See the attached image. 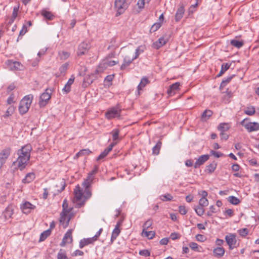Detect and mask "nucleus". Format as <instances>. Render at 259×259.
<instances>
[{
    "instance_id": "23",
    "label": "nucleus",
    "mask_w": 259,
    "mask_h": 259,
    "mask_svg": "<svg viewBox=\"0 0 259 259\" xmlns=\"http://www.w3.org/2000/svg\"><path fill=\"white\" fill-rule=\"evenodd\" d=\"M134 60L133 58H131L129 56H125L124 58L123 62L121 65V70H124Z\"/></svg>"
},
{
    "instance_id": "45",
    "label": "nucleus",
    "mask_w": 259,
    "mask_h": 259,
    "mask_svg": "<svg viewBox=\"0 0 259 259\" xmlns=\"http://www.w3.org/2000/svg\"><path fill=\"white\" fill-rule=\"evenodd\" d=\"M219 208H216L214 206L211 205L209 207V210L207 212V215L211 217L213 213L217 212L219 211Z\"/></svg>"
},
{
    "instance_id": "21",
    "label": "nucleus",
    "mask_w": 259,
    "mask_h": 259,
    "mask_svg": "<svg viewBox=\"0 0 259 259\" xmlns=\"http://www.w3.org/2000/svg\"><path fill=\"white\" fill-rule=\"evenodd\" d=\"M184 12V6H181L178 9L175 15V20L177 22H179L183 18Z\"/></svg>"
},
{
    "instance_id": "12",
    "label": "nucleus",
    "mask_w": 259,
    "mask_h": 259,
    "mask_svg": "<svg viewBox=\"0 0 259 259\" xmlns=\"http://www.w3.org/2000/svg\"><path fill=\"white\" fill-rule=\"evenodd\" d=\"M34 208V205L27 201L25 202L21 206V209L22 212L25 214L29 213Z\"/></svg>"
},
{
    "instance_id": "27",
    "label": "nucleus",
    "mask_w": 259,
    "mask_h": 259,
    "mask_svg": "<svg viewBox=\"0 0 259 259\" xmlns=\"http://www.w3.org/2000/svg\"><path fill=\"white\" fill-rule=\"evenodd\" d=\"M148 82L149 80L146 77H143L141 79L140 83L137 87V90L139 95H140V91L142 90V89L144 88Z\"/></svg>"
},
{
    "instance_id": "50",
    "label": "nucleus",
    "mask_w": 259,
    "mask_h": 259,
    "mask_svg": "<svg viewBox=\"0 0 259 259\" xmlns=\"http://www.w3.org/2000/svg\"><path fill=\"white\" fill-rule=\"evenodd\" d=\"M199 205L201 206L204 207L208 205V200L205 197H203L199 200Z\"/></svg>"
},
{
    "instance_id": "35",
    "label": "nucleus",
    "mask_w": 259,
    "mask_h": 259,
    "mask_svg": "<svg viewBox=\"0 0 259 259\" xmlns=\"http://www.w3.org/2000/svg\"><path fill=\"white\" fill-rule=\"evenodd\" d=\"M68 66H69V63L68 62H66V63H64L63 64H62L60 66V67L59 68V69L60 74L65 75V74H66V72L68 69Z\"/></svg>"
},
{
    "instance_id": "19",
    "label": "nucleus",
    "mask_w": 259,
    "mask_h": 259,
    "mask_svg": "<svg viewBox=\"0 0 259 259\" xmlns=\"http://www.w3.org/2000/svg\"><path fill=\"white\" fill-rule=\"evenodd\" d=\"M95 241L93 237L84 238L79 242V246L80 248H82L85 246L93 244Z\"/></svg>"
},
{
    "instance_id": "51",
    "label": "nucleus",
    "mask_w": 259,
    "mask_h": 259,
    "mask_svg": "<svg viewBox=\"0 0 259 259\" xmlns=\"http://www.w3.org/2000/svg\"><path fill=\"white\" fill-rule=\"evenodd\" d=\"M160 27H161L160 23H156L152 26V27L150 29V32H154L157 31Z\"/></svg>"
},
{
    "instance_id": "60",
    "label": "nucleus",
    "mask_w": 259,
    "mask_h": 259,
    "mask_svg": "<svg viewBox=\"0 0 259 259\" xmlns=\"http://www.w3.org/2000/svg\"><path fill=\"white\" fill-rule=\"evenodd\" d=\"M14 111V108L13 106H10L7 110L5 117H8L11 115Z\"/></svg>"
},
{
    "instance_id": "64",
    "label": "nucleus",
    "mask_w": 259,
    "mask_h": 259,
    "mask_svg": "<svg viewBox=\"0 0 259 259\" xmlns=\"http://www.w3.org/2000/svg\"><path fill=\"white\" fill-rule=\"evenodd\" d=\"M179 212L181 214L184 215L187 213V210L184 206H180L179 207Z\"/></svg>"
},
{
    "instance_id": "5",
    "label": "nucleus",
    "mask_w": 259,
    "mask_h": 259,
    "mask_svg": "<svg viewBox=\"0 0 259 259\" xmlns=\"http://www.w3.org/2000/svg\"><path fill=\"white\" fill-rule=\"evenodd\" d=\"M128 5L125 0H115V7L117 10L116 15L122 14L128 8Z\"/></svg>"
},
{
    "instance_id": "16",
    "label": "nucleus",
    "mask_w": 259,
    "mask_h": 259,
    "mask_svg": "<svg viewBox=\"0 0 259 259\" xmlns=\"http://www.w3.org/2000/svg\"><path fill=\"white\" fill-rule=\"evenodd\" d=\"M180 83L179 82H175L170 85L167 91V93L169 96H172L176 93V92L179 89Z\"/></svg>"
},
{
    "instance_id": "29",
    "label": "nucleus",
    "mask_w": 259,
    "mask_h": 259,
    "mask_svg": "<svg viewBox=\"0 0 259 259\" xmlns=\"http://www.w3.org/2000/svg\"><path fill=\"white\" fill-rule=\"evenodd\" d=\"M41 14L44 18L48 20H52L54 18V15L51 12L47 11L46 10H42Z\"/></svg>"
},
{
    "instance_id": "14",
    "label": "nucleus",
    "mask_w": 259,
    "mask_h": 259,
    "mask_svg": "<svg viewBox=\"0 0 259 259\" xmlns=\"http://www.w3.org/2000/svg\"><path fill=\"white\" fill-rule=\"evenodd\" d=\"M84 195H74L72 199V202L75 204V206L79 207L82 206L85 201Z\"/></svg>"
},
{
    "instance_id": "42",
    "label": "nucleus",
    "mask_w": 259,
    "mask_h": 259,
    "mask_svg": "<svg viewBox=\"0 0 259 259\" xmlns=\"http://www.w3.org/2000/svg\"><path fill=\"white\" fill-rule=\"evenodd\" d=\"M50 234V230H47L44 231L40 236L39 241H42L45 240Z\"/></svg>"
},
{
    "instance_id": "9",
    "label": "nucleus",
    "mask_w": 259,
    "mask_h": 259,
    "mask_svg": "<svg viewBox=\"0 0 259 259\" xmlns=\"http://www.w3.org/2000/svg\"><path fill=\"white\" fill-rule=\"evenodd\" d=\"M226 241L229 246L230 249H233L235 247L237 240L236 235L234 234H231L226 235L225 237Z\"/></svg>"
},
{
    "instance_id": "8",
    "label": "nucleus",
    "mask_w": 259,
    "mask_h": 259,
    "mask_svg": "<svg viewBox=\"0 0 259 259\" xmlns=\"http://www.w3.org/2000/svg\"><path fill=\"white\" fill-rule=\"evenodd\" d=\"M121 110L117 108H112L106 113V117L108 119L119 117L120 116Z\"/></svg>"
},
{
    "instance_id": "63",
    "label": "nucleus",
    "mask_w": 259,
    "mask_h": 259,
    "mask_svg": "<svg viewBox=\"0 0 259 259\" xmlns=\"http://www.w3.org/2000/svg\"><path fill=\"white\" fill-rule=\"evenodd\" d=\"M248 230L246 228L242 229L239 230V233L242 236H245L248 234Z\"/></svg>"
},
{
    "instance_id": "28",
    "label": "nucleus",
    "mask_w": 259,
    "mask_h": 259,
    "mask_svg": "<svg viewBox=\"0 0 259 259\" xmlns=\"http://www.w3.org/2000/svg\"><path fill=\"white\" fill-rule=\"evenodd\" d=\"M66 186L65 182L63 180H62L61 181L58 182L55 187L56 189L55 191L57 192L58 193H61L62 191L64 189L65 187Z\"/></svg>"
},
{
    "instance_id": "2",
    "label": "nucleus",
    "mask_w": 259,
    "mask_h": 259,
    "mask_svg": "<svg viewBox=\"0 0 259 259\" xmlns=\"http://www.w3.org/2000/svg\"><path fill=\"white\" fill-rule=\"evenodd\" d=\"M98 170V166H95L94 168L88 174L87 179L82 183L83 192H80L79 194H92L91 185L94 180L93 176L97 172Z\"/></svg>"
},
{
    "instance_id": "37",
    "label": "nucleus",
    "mask_w": 259,
    "mask_h": 259,
    "mask_svg": "<svg viewBox=\"0 0 259 259\" xmlns=\"http://www.w3.org/2000/svg\"><path fill=\"white\" fill-rule=\"evenodd\" d=\"M91 153V151H90L89 149H82L80 150L77 153H76L75 157H79L81 156L88 155Z\"/></svg>"
},
{
    "instance_id": "17",
    "label": "nucleus",
    "mask_w": 259,
    "mask_h": 259,
    "mask_svg": "<svg viewBox=\"0 0 259 259\" xmlns=\"http://www.w3.org/2000/svg\"><path fill=\"white\" fill-rule=\"evenodd\" d=\"M209 159V155L207 154L200 156L196 161L194 164V167L197 168L199 166L202 165Z\"/></svg>"
},
{
    "instance_id": "43",
    "label": "nucleus",
    "mask_w": 259,
    "mask_h": 259,
    "mask_svg": "<svg viewBox=\"0 0 259 259\" xmlns=\"http://www.w3.org/2000/svg\"><path fill=\"white\" fill-rule=\"evenodd\" d=\"M234 76V75H232L223 79L221 83L220 88H223L225 87L226 85V84L231 80V79L233 78Z\"/></svg>"
},
{
    "instance_id": "11",
    "label": "nucleus",
    "mask_w": 259,
    "mask_h": 259,
    "mask_svg": "<svg viewBox=\"0 0 259 259\" xmlns=\"http://www.w3.org/2000/svg\"><path fill=\"white\" fill-rule=\"evenodd\" d=\"M72 242V230H68L65 233L60 245L65 246L67 243H70Z\"/></svg>"
},
{
    "instance_id": "56",
    "label": "nucleus",
    "mask_w": 259,
    "mask_h": 259,
    "mask_svg": "<svg viewBox=\"0 0 259 259\" xmlns=\"http://www.w3.org/2000/svg\"><path fill=\"white\" fill-rule=\"evenodd\" d=\"M139 254L141 255L144 256L145 257L149 256L150 255V252L148 250L143 249L139 251Z\"/></svg>"
},
{
    "instance_id": "15",
    "label": "nucleus",
    "mask_w": 259,
    "mask_h": 259,
    "mask_svg": "<svg viewBox=\"0 0 259 259\" xmlns=\"http://www.w3.org/2000/svg\"><path fill=\"white\" fill-rule=\"evenodd\" d=\"M8 65L12 70H21L23 67L20 62L18 61H13L12 60L8 61Z\"/></svg>"
},
{
    "instance_id": "32",
    "label": "nucleus",
    "mask_w": 259,
    "mask_h": 259,
    "mask_svg": "<svg viewBox=\"0 0 259 259\" xmlns=\"http://www.w3.org/2000/svg\"><path fill=\"white\" fill-rule=\"evenodd\" d=\"M231 64L223 63L221 66V70L219 73L217 75L218 77L222 76L229 68H230Z\"/></svg>"
},
{
    "instance_id": "47",
    "label": "nucleus",
    "mask_w": 259,
    "mask_h": 259,
    "mask_svg": "<svg viewBox=\"0 0 259 259\" xmlns=\"http://www.w3.org/2000/svg\"><path fill=\"white\" fill-rule=\"evenodd\" d=\"M216 166L217 164L215 162H212L207 166L206 170L209 173H212L214 171Z\"/></svg>"
},
{
    "instance_id": "20",
    "label": "nucleus",
    "mask_w": 259,
    "mask_h": 259,
    "mask_svg": "<svg viewBox=\"0 0 259 259\" xmlns=\"http://www.w3.org/2000/svg\"><path fill=\"white\" fill-rule=\"evenodd\" d=\"M14 213V207L12 205H9L3 212L6 219L11 218Z\"/></svg>"
},
{
    "instance_id": "53",
    "label": "nucleus",
    "mask_w": 259,
    "mask_h": 259,
    "mask_svg": "<svg viewBox=\"0 0 259 259\" xmlns=\"http://www.w3.org/2000/svg\"><path fill=\"white\" fill-rule=\"evenodd\" d=\"M152 224V220H148L146 222H145L143 226V229L147 230L151 226Z\"/></svg>"
},
{
    "instance_id": "55",
    "label": "nucleus",
    "mask_w": 259,
    "mask_h": 259,
    "mask_svg": "<svg viewBox=\"0 0 259 259\" xmlns=\"http://www.w3.org/2000/svg\"><path fill=\"white\" fill-rule=\"evenodd\" d=\"M151 0H139L138 2L137 5L139 8L142 9L144 8L146 2L148 3Z\"/></svg>"
},
{
    "instance_id": "31",
    "label": "nucleus",
    "mask_w": 259,
    "mask_h": 259,
    "mask_svg": "<svg viewBox=\"0 0 259 259\" xmlns=\"http://www.w3.org/2000/svg\"><path fill=\"white\" fill-rule=\"evenodd\" d=\"M230 128V125L227 123H222L219 124L218 127V129L219 131L221 132V133H224L226 131H227Z\"/></svg>"
},
{
    "instance_id": "10",
    "label": "nucleus",
    "mask_w": 259,
    "mask_h": 259,
    "mask_svg": "<svg viewBox=\"0 0 259 259\" xmlns=\"http://www.w3.org/2000/svg\"><path fill=\"white\" fill-rule=\"evenodd\" d=\"M70 216L69 214L61 213L60 218V224L64 228H66L69 225Z\"/></svg>"
},
{
    "instance_id": "40",
    "label": "nucleus",
    "mask_w": 259,
    "mask_h": 259,
    "mask_svg": "<svg viewBox=\"0 0 259 259\" xmlns=\"http://www.w3.org/2000/svg\"><path fill=\"white\" fill-rule=\"evenodd\" d=\"M70 53L65 51H61L59 52V57L60 60H65L68 59L70 56Z\"/></svg>"
},
{
    "instance_id": "52",
    "label": "nucleus",
    "mask_w": 259,
    "mask_h": 259,
    "mask_svg": "<svg viewBox=\"0 0 259 259\" xmlns=\"http://www.w3.org/2000/svg\"><path fill=\"white\" fill-rule=\"evenodd\" d=\"M172 195H161L160 199L163 201H170L172 199Z\"/></svg>"
},
{
    "instance_id": "34",
    "label": "nucleus",
    "mask_w": 259,
    "mask_h": 259,
    "mask_svg": "<svg viewBox=\"0 0 259 259\" xmlns=\"http://www.w3.org/2000/svg\"><path fill=\"white\" fill-rule=\"evenodd\" d=\"M162 143L160 141H158L156 144L152 148V153L154 155H158L159 153L160 149L161 147Z\"/></svg>"
},
{
    "instance_id": "36",
    "label": "nucleus",
    "mask_w": 259,
    "mask_h": 259,
    "mask_svg": "<svg viewBox=\"0 0 259 259\" xmlns=\"http://www.w3.org/2000/svg\"><path fill=\"white\" fill-rule=\"evenodd\" d=\"M212 114V111L210 110H205L202 114V119L203 120H207Z\"/></svg>"
},
{
    "instance_id": "30",
    "label": "nucleus",
    "mask_w": 259,
    "mask_h": 259,
    "mask_svg": "<svg viewBox=\"0 0 259 259\" xmlns=\"http://www.w3.org/2000/svg\"><path fill=\"white\" fill-rule=\"evenodd\" d=\"M106 65V64L104 63L103 61H102L96 69L95 73L96 74H99L102 73L107 68Z\"/></svg>"
},
{
    "instance_id": "25",
    "label": "nucleus",
    "mask_w": 259,
    "mask_h": 259,
    "mask_svg": "<svg viewBox=\"0 0 259 259\" xmlns=\"http://www.w3.org/2000/svg\"><path fill=\"white\" fill-rule=\"evenodd\" d=\"M35 176L34 172L28 173L25 177L22 180L23 183H29L33 181L35 179Z\"/></svg>"
},
{
    "instance_id": "58",
    "label": "nucleus",
    "mask_w": 259,
    "mask_h": 259,
    "mask_svg": "<svg viewBox=\"0 0 259 259\" xmlns=\"http://www.w3.org/2000/svg\"><path fill=\"white\" fill-rule=\"evenodd\" d=\"M189 247L195 251H197L198 248V245L195 242H190L189 244Z\"/></svg>"
},
{
    "instance_id": "62",
    "label": "nucleus",
    "mask_w": 259,
    "mask_h": 259,
    "mask_svg": "<svg viewBox=\"0 0 259 259\" xmlns=\"http://www.w3.org/2000/svg\"><path fill=\"white\" fill-rule=\"evenodd\" d=\"M84 254V253L82 251L80 250H76L74 252H73L71 255L72 256H82Z\"/></svg>"
},
{
    "instance_id": "54",
    "label": "nucleus",
    "mask_w": 259,
    "mask_h": 259,
    "mask_svg": "<svg viewBox=\"0 0 259 259\" xmlns=\"http://www.w3.org/2000/svg\"><path fill=\"white\" fill-rule=\"evenodd\" d=\"M109 152H108V151H107L106 150V149H105L104 151H103L100 155L99 156L97 157V160H100L103 158H104V157H105L107 154L109 153Z\"/></svg>"
},
{
    "instance_id": "22",
    "label": "nucleus",
    "mask_w": 259,
    "mask_h": 259,
    "mask_svg": "<svg viewBox=\"0 0 259 259\" xmlns=\"http://www.w3.org/2000/svg\"><path fill=\"white\" fill-rule=\"evenodd\" d=\"M213 255L218 258L222 257L225 253V249L222 247H218L213 250Z\"/></svg>"
},
{
    "instance_id": "33",
    "label": "nucleus",
    "mask_w": 259,
    "mask_h": 259,
    "mask_svg": "<svg viewBox=\"0 0 259 259\" xmlns=\"http://www.w3.org/2000/svg\"><path fill=\"white\" fill-rule=\"evenodd\" d=\"M142 235V236L147 237L149 239H152L155 236V233L152 231H147V230L143 229Z\"/></svg>"
},
{
    "instance_id": "44",
    "label": "nucleus",
    "mask_w": 259,
    "mask_h": 259,
    "mask_svg": "<svg viewBox=\"0 0 259 259\" xmlns=\"http://www.w3.org/2000/svg\"><path fill=\"white\" fill-rule=\"evenodd\" d=\"M231 44L237 48H240L243 45V42L238 40L232 39L231 40Z\"/></svg>"
},
{
    "instance_id": "57",
    "label": "nucleus",
    "mask_w": 259,
    "mask_h": 259,
    "mask_svg": "<svg viewBox=\"0 0 259 259\" xmlns=\"http://www.w3.org/2000/svg\"><path fill=\"white\" fill-rule=\"evenodd\" d=\"M18 7H14L13 11V14H12V21H14L15 19L17 17L18 15Z\"/></svg>"
},
{
    "instance_id": "13",
    "label": "nucleus",
    "mask_w": 259,
    "mask_h": 259,
    "mask_svg": "<svg viewBox=\"0 0 259 259\" xmlns=\"http://www.w3.org/2000/svg\"><path fill=\"white\" fill-rule=\"evenodd\" d=\"M90 48V45L85 42L81 43L78 48L77 54L78 56H81L84 55Z\"/></svg>"
},
{
    "instance_id": "3",
    "label": "nucleus",
    "mask_w": 259,
    "mask_h": 259,
    "mask_svg": "<svg viewBox=\"0 0 259 259\" xmlns=\"http://www.w3.org/2000/svg\"><path fill=\"white\" fill-rule=\"evenodd\" d=\"M33 96L28 95L21 100L19 105V111L21 114H25L28 111Z\"/></svg>"
},
{
    "instance_id": "48",
    "label": "nucleus",
    "mask_w": 259,
    "mask_h": 259,
    "mask_svg": "<svg viewBox=\"0 0 259 259\" xmlns=\"http://www.w3.org/2000/svg\"><path fill=\"white\" fill-rule=\"evenodd\" d=\"M103 61L104 62V63L106 64V66L107 67H108V66H113L118 63V61H116L114 60L109 61L107 59H104Z\"/></svg>"
},
{
    "instance_id": "24",
    "label": "nucleus",
    "mask_w": 259,
    "mask_h": 259,
    "mask_svg": "<svg viewBox=\"0 0 259 259\" xmlns=\"http://www.w3.org/2000/svg\"><path fill=\"white\" fill-rule=\"evenodd\" d=\"M167 40L163 37L158 39V40L153 43V47L155 49H158L166 43Z\"/></svg>"
},
{
    "instance_id": "18",
    "label": "nucleus",
    "mask_w": 259,
    "mask_h": 259,
    "mask_svg": "<svg viewBox=\"0 0 259 259\" xmlns=\"http://www.w3.org/2000/svg\"><path fill=\"white\" fill-rule=\"evenodd\" d=\"M120 226V223L119 222L117 223L115 228L112 231V235L111 237V241L113 242L119 235L120 233V229L119 228Z\"/></svg>"
},
{
    "instance_id": "41",
    "label": "nucleus",
    "mask_w": 259,
    "mask_h": 259,
    "mask_svg": "<svg viewBox=\"0 0 259 259\" xmlns=\"http://www.w3.org/2000/svg\"><path fill=\"white\" fill-rule=\"evenodd\" d=\"M57 259H68L65 250L60 249L57 254Z\"/></svg>"
},
{
    "instance_id": "38",
    "label": "nucleus",
    "mask_w": 259,
    "mask_h": 259,
    "mask_svg": "<svg viewBox=\"0 0 259 259\" xmlns=\"http://www.w3.org/2000/svg\"><path fill=\"white\" fill-rule=\"evenodd\" d=\"M228 201L233 205H237L239 204L240 200L239 198L234 196L233 195L230 196L228 198Z\"/></svg>"
},
{
    "instance_id": "26",
    "label": "nucleus",
    "mask_w": 259,
    "mask_h": 259,
    "mask_svg": "<svg viewBox=\"0 0 259 259\" xmlns=\"http://www.w3.org/2000/svg\"><path fill=\"white\" fill-rule=\"evenodd\" d=\"M63 210L61 213L69 214L72 210V207H69L67 200L64 199L62 204Z\"/></svg>"
},
{
    "instance_id": "6",
    "label": "nucleus",
    "mask_w": 259,
    "mask_h": 259,
    "mask_svg": "<svg viewBox=\"0 0 259 259\" xmlns=\"http://www.w3.org/2000/svg\"><path fill=\"white\" fill-rule=\"evenodd\" d=\"M52 90L50 89H46L45 92L43 93L40 97L39 102V105L40 107H44L46 105L48 101L51 97Z\"/></svg>"
},
{
    "instance_id": "39",
    "label": "nucleus",
    "mask_w": 259,
    "mask_h": 259,
    "mask_svg": "<svg viewBox=\"0 0 259 259\" xmlns=\"http://www.w3.org/2000/svg\"><path fill=\"white\" fill-rule=\"evenodd\" d=\"M255 110L254 106H250L246 107L244 110V113L248 115L252 116L255 113Z\"/></svg>"
},
{
    "instance_id": "7",
    "label": "nucleus",
    "mask_w": 259,
    "mask_h": 259,
    "mask_svg": "<svg viewBox=\"0 0 259 259\" xmlns=\"http://www.w3.org/2000/svg\"><path fill=\"white\" fill-rule=\"evenodd\" d=\"M11 149L9 147L6 148L0 152V165L3 166L6 160L10 156Z\"/></svg>"
},
{
    "instance_id": "49",
    "label": "nucleus",
    "mask_w": 259,
    "mask_h": 259,
    "mask_svg": "<svg viewBox=\"0 0 259 259\" xmlns=\"http://www.w3.org/2000/svg\"><path fill=\"white\" fill-rule=\"evenodd\" d=\"M119 133V131L117 129H114L111 132L113 141H116L118 139Z\"/></svg>"
},
{
    "instance_id": "61",
    "label": "nucleus",
    "mask_w": 259,
    "mask_h": 259,
    "mask_svg": "<svg viewBox=\"0 0 259 259\" xmlns=\"http://www.w3.org/2000/svg\"><path fill=\"white\" fill-rule=\"evenodd\" d=\"M27 28L26 24H23V27L19 33V36L24 35L27 32Z\"/></svg>"
},
{
    "instance_id": "59",
    "label": "nucleus",
    "mask_w": 259,
    "mask_h": 259,
    "mask_svg": "<svg viewBox=\"0 0 259 259\" xmlns=\"http://www.w3.org/2000/svg\"><path fill=\"white\" fill-rule=\"evenodd\" d=\"M210 154L217 158L222 157L223 155V154L221 152H217L212 150L210 151Z\"/></svg>"
},
{
    "instance_id": "4",
    "label": "nucleus",
    "mask_w": 259,
    "mask_h": 259,
    "mask_svg": "<svg viewBox=\"0 0 259 259\" xmlns=\"http://www.w3.org/2000/svg\"><path fill=\"white\" fill-rule=\"evenodd\" d=\"M247 118L244 119L241 122L240 124L243 126L248 132H252L254 131H257L259 130V123L256 122H246V120Z\"/></svg>"
},
{
    "instance_id": "1",
    "label": "nucleus",
    "mask_w": 259,
    "mask_h": 259,
    "mask_svg": "<svg viewBox=\"0 0 259 259\" xmlns=\"http://www.w3.org/2000/svg\"><path fill=\"white\" fill-rule=\"evenodd\" d=\"M31 150L32 147L30 144H26L23 146L21 149L18 151V157L16 161L13 162V164L21 170L24 169L30 159Z\"/></svg>"
},
{
    "instance_id": "46",
    "label": "nucleus",
    "mask_w": 259,
    "mask_h": 259,
    "mask_svg": "<svg viewBox=\"0 0 259 259\" xmlns=\"http://www.w3.org/2000/svg\"><path fill=\"white\" fill-rule=\"evenodd\" d=\"M195 211L199 216H202L204 213V209L202 206L198 205L195 207Z\"/></svg>"
}]
</instances>
